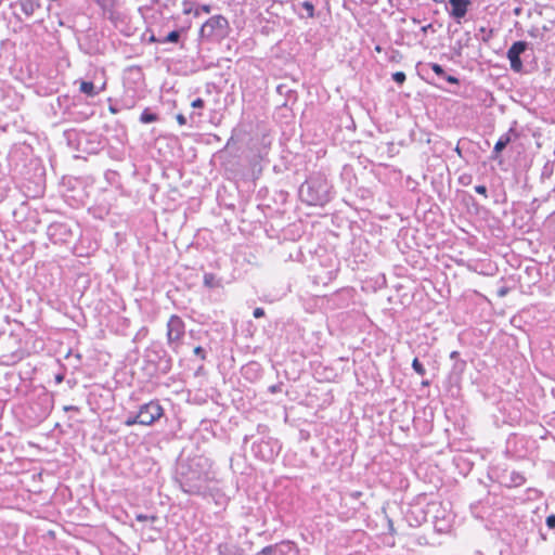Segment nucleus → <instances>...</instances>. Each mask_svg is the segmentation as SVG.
<instances>
[{
    "label": "nucleus",
    "instance_id": "obj_1",
    "mask_svg": "<svg viewBox=\"0 0 555 555\" xmlns=\"http://www.w3.org/2000/svg\"><path fill=\"white\" fill-rule=\"evenodd\" d=\"M299 195L304 202L313 206H322L327 202L326 186L319 180H309L302 183Z\"/></svg>",
    "mask_w": 555,
    "mask_h": 555
},
{
    "label": "nucleus",
    "instance_id": "obj_2",
    "mask_svg": "<svg viewBox=\"0 0 555 555\" xmlns=\"http://www.w3.org/2000/svg\"><path fill=\"white\" fill-rule=\"evenodd\" d=\"M229 34V22L222 15L207 20L199 29V37L206 40H221Z\"/></svg>",
    "mask_w": 555,
    "mask_h": 555
},
{
    "label": "nucleus",
    "instance_id": "obj_3",
    "mask_svg": "<svg viewBox=\"0 0 555 555\" xmlns=\"http://www.w3.org/2000/svg\"><path fill=\"white\" fill-rule=\"evenodd\" d=\"M137 414L140 425L150 426L163 416L164 410L158 402L150 401L143 404Z\"/></svg>",
    "mask_w": 555,
    "mask_h": 555
},
{
    "label": "nucleus",
    "instance_id": "obj_4",
    "mask_svg": "<svg viewBox=\"0 0 555 555\" xmlns=\"http://www.w3.org/2000/svg\"><path fill=\"white\" fill-rule=\"evenodd\" d=\"M526 49L527 43L525 41H516L507 51V59L509 60L511 68L516 73H519L522 69L520 54L525 52Z\"/></svg>",
    "mask_w": 555,
    "mask_h": 555
},
{
    "label": "nucleus",
    "instance_id": "obj_5",
    "mask_svg": "<svg viewBox=\"0 0 555 555\" xmlns=\"http://www.w3.org/2000/svg\"><path fill=\"white\" fill-rule=\"evenodd\" d=\"M184 335V323L178 315H171L167 323V338L169 343L179 341Z\"/></svg>",
    "mask_w": 555,
    "mask_h": 555
},
{
    "label": "nucleus",
    "instance_id": "obj_6",
    "mask_svg": "<svg viewBox=\"0 0 555 555\" xmlns=\"http://www.w3.org/2000/svg\"><path fill=\"white\" fill-rule=\"evenodd\" d=\"M449 3L452 8L451 15L454 18H462L466 15L468 7L470 4L469 0H449Z\"/></svg>",
    "mask_w": 555,
    "mask_h": 555
},
{
    "label": "nucleus",
    "instance_id": "obj_7",
    "mask_svg": "<svg viewBox=\"0 0 555 555\" xmlns=\"http://www.w3.org/2000/svg\"><path fill=\"white\" fill-rule=\"evenodd\" d=\"M17 4L26 16H31L39 8L37 0H18Z\"/></svg>",
    "mask_w": 555,
    "mask_h": 555
},
{
    "label": "nucleus",
    "instance_id": "obj_8",
    "mask_svg": "<svg viewBox=\"0 0 555 555\" xmlns=\"http://www.w3.org/2000/svg\"><path fill=\"white\" fill-rule=\"evenodd\" d=\"M284 548H287V552L293 551V546L289 543H286V544H282L279 547L273 546V545L266 546L258 553V555H271V554L275 553L276 551H279L280 553H284L285 552Z\"/></svg>",
    "mask_w": 555,
    "mask_h": 555
},
{
    "label": "nucleus",
    "instance_id": "obj_9",
    "mask_svg": "<svg viewBox=\"0 0 555 555\" xmlns=\"http://www.w3.org/2000/svg\"><path fill=\"white\" fill-rule=\"evenodd\" d=\"M219 555H241V550L234 545L223 543L218 546Z\"/></svg>",
    "mask_w": 555,
    "mask_h": 555
},
{
    "label": "nucleus",
    "instance_id": "obj_10",
    "mask_svg": "<svg viewBox=\"0 0 555 555\" xmlns=\"http://www.w3.org/2000/svg\"><path fill=\"white\" fill-rule=\"evenodd\" d=\"M79 90L88 96H95L100 90L95 89V86L90 81H81Z\"/></svg>",
    "mask_w": 555,
    "mask_h": 555
},
{
    "label": "nucleus",
    "instance_id": "obj_11",
    "mask_svg": "<svg viewBox=\"0 0 555 555\" xmlns=\"http://www.w3.org/2000/svg\"><path fill=\"white\" fill-rule=\"evenodd\" d=\"M509 142H511V137L508 133L501 135L494 145L493 153L494 154L501 153Z\"/></svg>",
    "mask_w": 555,
    "mask_h": 555
},
{
    "label": "nucleus",
    "instance_id": "obj_12",
    "mask_svg": "<svg viewBox=\"0 0 555 555\" xmlns=\"http://www.w3.org/2000/svg\"><path fill=\"white\" fill-rule=\"evenodd\" d=\"M158 119L157 115L154 114V113H151L149 109H145L141 116H140V121L143 122V124H150V122H154Z\"/></svg>",
    "mask_w": 555,
    "mask_h": 555
},
{
    "label": "nucleus",
    "instance_id": "obj_13",
    "mask_svg": "<svg viewBox=\"0 0 555 555\" xmlns=\"http://www.w3.org/2000/svg\"><path fill=\"white\" fill-rule=\"evenodd\" d=\"M179 38H180V31L172 30L164 39L159 40V42H162V43H165V42H173V43H176V42L179 41Z\"/></svg>",
    "mask_w": 555,
    "mask_h": 555
},
{
    "label": "nucleus",
    "instance_id": "obj_14",
    "mask_svg": "<svg viewBox=\"0 0 555 555\" xmlns=\"http://www.w3.org/2000/svg\"><path fill=\"white\" fill-rule=\"evenodd\" d=\"M204 284L207 286V287H216L218 285V282L216 281V278L214 274L211 273H206L204 275Z\"/></svg>",
    "mask_w": 555,
    "mask_h": 555
},
{
    "label": "nucleus",
    "instance_id": "obj_15",
    "mask_svg": "<svg viewBox=\"0 0 555 555\" xmlns=\"http://www.w3.org/2000/svg\"><path fill=\"white\" fill-rule=\"evenodd\" d=\"M412 367L413 370L418 374V375H425L426 373V370L425 367L423 366V364L418 361L417 358H415L412 362Z\"/></svg>",
    "mask_w": 555,
    "mask_h": 555
},
{
    "label": "nucleus",
    "instance_id": "obj_16",
    "mask_svg": "<svg viewBox=\"0 0 555 555\" xmlns=\"http://www.w3.org/2000/svg\"><path fill=\"white\" fill-rule=\"evenodd\" d=\"M429 66L431 67V69L434 70V73L443 79V77L446 76V72L444 69L442 68L441 65L437 64V63H431L429 64Z\"/></svg>",
    "mask_w": 555,
    "mask_h": 555
},
{
    "label": "nucleus",
    "instance_id": "obj_17",
    "mask_svg": "<svg viewBox=\"0 0 555 555\" xmlns=\"http://www.w3.org/2000/svg\"><path fill=\"white\" fill-rule=\"evenodd\" d=\"M301 5L306 10L308 17L314 16V5L310 1H305Z\"/></svg>",
    "mask_w": 555,
    "mask_h": 555
},
{
    "label": "nucleus",
    "instance_id": "obj_18",
    "mask_svg": "<svg viewBox=\"0 0 555 555\" xmlns=\"http://www.w3.org/2000/svg\"><path fill=\"white\" fill-rule=\"evenodd\" d=\"M392 79L397 83L402 85L405 81L406 77L403 72H396L395 74H392Z\"/></svg>",
    "mask_w": 555,
    "mask_h": 555
},
{
    "label": "nucleus",
    "instance_id": "obj_19",
    "mask_svg": "<svg viewBox=\"0 0 555 555\" xmlns=\"http://www.w3.org/2000/svg\"><path fill=\"white\" fill-rule=\"evenodd\" d=\"M201 12H204V13L208 14V13L211 12V7L209 4H202V5H199L198 8L195 9L194 15L198 16Z\"/></svg>",
    "mask_w": 555,
    "mask_h": 555
},
{
    "label": "nucleus",
    "instance_id": "obj_20",
    "mask_svg": "<svg viewBox=\"0 0 555 555\" xmlns=\"http://www.w3.org/2000/svg\"><path fill=\"white\" fill-rule=\"evenodd\" d=\"M124 424L128 427L133 426L134 424H139L138 414H135L134 416L127 417Z\"/></svg>",
    "mask_w": 555,
    "mask_h": 555
},
{
    "label": "nucleus",
    "instance_id": "obj_21",
    "mask_svg": "<svg viewBox=\"0 0 555 555\" xmlns=\"http://www.w3.org/2000/svg\"><path fill=\"white\" fill-rule=\"evenodd\" d=\"M135 518L138 521H146V520L155 521L157 519V517L154 515L147 516V515H143V514H138Z\"/></svg>",
    "mask_w": 555,
    "mask_h": 555
},
{
    "label": "nucleus",
    "instance_id": "obj_22",
    "mask_svg": "<svg viewBox=\"0 0 555 555\" xmlns=\"http://www.w3.org/2000/svg\"><path fill=\"white\" fill-rule=\"evenodd\" d=\"M529 35L533 38H538V37H542L543 31L538 27H533L529 30Z\"/></svg>",
    "mask_w": 555,
    "mask_h": 555
},
{
    "label": "nucleus",
    "instance_id": "obj_23",
    "mask_svg": "<svg viewBox=\"0 0 555 555\" xmlns=\"http://www.w3.org/2000/svg\"><path fill=\"white\" fill-rule=\"evenodd\" d=\"M546 526L550 529H554L555 528V515H550V516L546 517Z\"/></svg>",
    "mask_w": 555,
    "mask_h": 555
},
{
    "label": "nucleus",
    "instance_id": "obj_24",
    "mask_svg": "<svg viewBox=\"0 0 555 555\" xmlns=\"http://www.w3.org/2000/svg\"><path fill=\"white\" fill-rule=\"evenodd\" d=\"M191 106L193 108H202L204 106V100L198 98L191 103Z\"/></svg>",
    "mask_w": 555,
    "mask_h": 555
},
{
    "label": "nucleus",
    "instance_id": "obj_25",
    "mask_svg": "<svg viewBox=\"0 0 555 555\" xmlns=\"http://www.w3.org/2000/svg\"><path fill=\"white\" fill-rule=\"evenodd\" d=\"M475 191L478 194L483 195L485 197H487V188L485 185H476L475 186Z\"/></svg>",
    "mask_w": 555,
    "mask_h": 555
},
{
    "label": "nucleus",
    "instance_id": "obj_26",
    "mask_svg": "<svg viewBox=\"0 0 555 555\" xmlns=\"http://www.w3.org/2000/svg\"><path fill=\"white\" fill-rule=\"evenodd\" d=\"M256 319L262 318L264 315V310L262 308H256L253 312Z\"/></svg>",
    "mask_w": 555,
    "mask_h": 555
},
{
    "label": "nucleus",
    "instance_id": "obj_27",
    "mask_svg": "<svg viewBox=\"0 0 555 555\" xmlns=\"http://www.w3.org/2000/svg\"><path fill=\"white\" fill-rule=\"evenodd\" d=\"M444 80H447L449 83H459V79L454 76L447 75L443 77Z\"/></svg>",
    "mask_w": 555,
    "mask_h": 555
},
{
    "label": "nucleus",
    "instance_id": "obj_28",
    "mask_svg": "<svg viewBox=\"0 0 555 555\" xmlns=\"http://www.w3.org/2000/svg\"><path fill=\"white\" fill-rule=\"evenodd\" d=\"M176 119L180 126H184L186 124V118L182 114H178Z\"/></svg>",
    "mask_w": 555,
    "mask_h": 555
},
{
    "label": "nucleus",
    "instance_id": "obj_29",
    "mask_svg": "<svg viewBox=\"0 0 555 555\" xmlns=\"http://www.w3.org/2000/svg\"><path fill=\"white\" fill-rule=\"evenodd\" d=\"M194 353L199 356L202 359L205 358V351L202 347L197 346L194 348Z\"/></svg>",
    "mask_w": 555,
    "mask_h": 555
},
{
    "label": "nucleus",
    "instance_id": "obj_30",
    "mask_svg": "<svg viewBox=\"0 0 555 555\" xmlns=\"http://www.w3.org/2000/svg\"><path fill=\"white\" fill-rule=\"evenodd\" d=\"M64 410L65 411H78V408L75 405H68V406H64Z\"/></svg>",
    "mask_w": 555,
    "mask_h": 555
},
{
    "label": "nucleus",
    "instance_id": "obj_31",
    "mask_svg": "<svg viewBox=\"0 0 555 555\" xmlns=\"http://www.w3.org/2000/svg\"><path fill=\"white\" fill-rule=\"evenodd\" d=\"M457 357H459V352L457 351H452L451 354H450L451 359H456Z\"/></svg>",
    "mask_w": 555,
    "mask_h": 555
},
{
    "label": "nucleus",
    "instance_id": "obj_32",
    "mask_svg": "<svg viewBox=\"0 0 555 555\" xmlns=\"http://www.w3.org/2000/svg\"><path fill=\"white\" fill-rule=\"evenodd\" d=\"M191 12H192V9H191V8H188V9L185 8V9L183 10V13H184V14H190Z\"/></svg>",
    "mask_w": 555,
    "mask_h": 555
},
{
    "label": "nucleus",
    "instance_id": "obj_33",
    "mask_svg": "<svg viewBox=\"0 0 555 555\" xmlns=\"http://www.w3.org/2000/svg\"><path fill=\"white\" fill-rule=\"evenodd\" d=\"M62 380H63V376H62V375H57V376H56V382H57V383H61Z\"/></svg>",
    "mask_w": 555,
    "mask_h": 555
},
{
    "label": "nucleus",
    "instance_id": "obj_34",
    "mask_svg": "<svg viewBox=\"0 0 555 555\" xmlns=\"http://www.w3.org/2000/svg\"><path fill=\"white\" fill-rule=\"evenodd\" d=\"M430 26H431V25L424 26V27L422 28V30L425 33V31L427 30V28H429Z\"/></svg>",
    "mask_w": 555,
    "mask_h": 555
},
{
    "label": "nucleus",
    "instance_id": "obj_35",
    "mask_svg": "<svg viewBox=\"0 0 555 555\" xmlns=\"http://www.w3.org/2000/svg\"><path fill=\"white\" fill-rule=\"evenodd\" d=\"M479 31H480L481 34H485L486 28H485V27H481V28L479 29Z\"/></svg>",
    "mask_w": 555,
    "mask_h": 555
},
{
    "label": "nucleus",
    "instance_id": "obj_36",
    "mask_svg": "<svg viewBox=\"0 0 555 555\" xmlns=\"http://www.w3.org/2000/svg\"><path fill=\"white\" fill-rule=\"evenodd\" d=\"M375 50H376L377 52H380V51H382V48H380L379 46H377V47L375 48Z\"/></svg>",
    "mask_w": 555,
    "mask_h": 555
},
{
    "label": "nucleus",
    "instance_id": "obj_37",
    "mask_svg": "<svg viewBox=\"0 0 555 555\" xmlns=\"http://www.w3.org/2000/svg\"><path fill=\"white\" fill-rule=\"evenodd\" d=\"M186 491H188V492H191V493H194V492H196L197 490L189 489V490H186Z\"/></svg>",
    "mask_w": 555,
    "mask_h": 555
},
{
    "label": "nucleus",
    "instance_id": "obj_38",
    "mask_svg": "<svg viewBox=\"0 0 555 555\" xmlns=\"http://www.w3.org/2000/svg\"><path fill=\"white\" fill-rule=\"evenodd\" d=\"M151 41H158V40L154 36H152Z\"/></svg>",
    "mask_w": 555,
    "mask_h": 555
},
{
    "label": "nucleus",
    "instance_id": "obj_39",
    "mask_svg": "<svg viewBox=\"0 0 555 555\" xmlns=\"http://www.w3.org/2000/svg\"><path fill=\"white\" fill-rule=\"evenodd\" d=\"M435 2H443L444 0H434Z\"/></svg>",
    "mask_w": 555,
    "mask_h": 555
}]
</instances>
